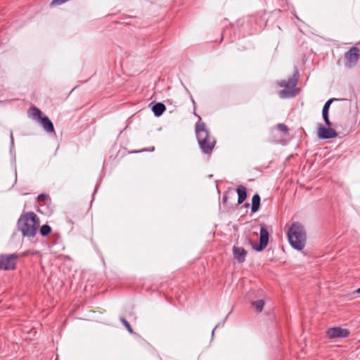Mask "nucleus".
<instances>
[{
  "label": "nucleus",
  "mask_w": 360,
  "mask_h": 360,
  "mask_svg": "<svg viewBox=\"0 0 360 360\" xmlns=\"http://www.w3.org/2000/svg\"><path fill=\"white\" fill-rule=\"evenodd\" d=\"M120 321L123 323V325L125 326V328H127V330L131 333L132 334L133 333V329L131 327L130 324L129 323V322L124 318H120Z\"/></svg>",
  "instance_id": "a211bd4d"
},
{
  "label": "nucleus",
  "mask_w": 360,
  "mask_h": 360,
  "mask_svg": "<svg viewBox=\"0 0 360 360\" xmlns=\"http://www.w3.org/2000/svg\"><path fill=\"white\" fill-rule=\"evenodd\" d=\"M233 253L238 262H243L245 259L247 252L243 248L233 247Z\"/></svg>",
  "instance_id": "9b49d317"
},
{
  "label": "nucleus",
  "mask_w": 360,
  "mask_h": 360,
  "mask_svg": "<svg viewBox=\"0 0 360 360\" xmlns=\"http://www.w3.org/2000/svg\"><path fill=\"white\" fill-rule=\"evenodd\" d=\"M17 255H2L0 257V269L12 270L15 268Z\"/></svg>",
  "instance_id": "0eeeda50"
},
{
  "label": "nucleus",
  "mask_w": 360,
  "mask_h": 360,
  "mask_svg": "<svg viewBox=\"0 0 360 360\" xmlns=\"http://www.w3.org/2000/svg\"><path fill=\"white\" fill-rule=\"evenodd\" d=\"M359 49L354 46L345 53V65L347 68H352L356 65L359 58Z\"/></svg>",
  "instance_id": "423d86ee"
},
{
  "label": "nucleus",
  "mask_w": 360,
  "mask_h": 360,
  "mask_svg": "<svg viewBox=\"0 0 360 360\" xmlns=\"http://www.w3.org/2000/svg\"><path fill=\"white\" fill-rule=\"evenodd\" d=\"M349 335L347 329L340 327L330 328L327 330V335L330 338H347Z\"/></svg>",
  "instance_id": "9d476101"
},
{
  "label": "nucleus",
  "mask_w": 360,
  "mask_h": 360,
  "mask_svg": "<svg viewBox=\"0 0 360 360\" xmlns=\"http://www.w3.org/2000/svg\"><path fill=\"white\" fill-rule=\"evenodd\" d=\"M236 191L238 195V203L241 204L245 201L247 197L246 188L243 186H239L237 188Z\"/></svg>",
  "instance_id": "ddd939ff"
},
{
  "label": "nucleus",
  "mask_w": 360,
  "mask_h": 360,
  "mask_svg": "<svg viewBox=\"0 0 360 360\" xmlns=\"http://www.w3.org/2000/svg\"><path fill=\"white\" fill-rule=\"evenodd\" d=\"M11 143L13 144V132H11Z\"/></svg>",
  "instance_id": "412c9836"
},
{
  "label": "nucleus",
  "mask_w": 360,
  "mask_h": 360,
  "mask_svg": "<svg viewBox=\"0 0 360 360\" xmlns=\"http://www.w3.org/2000/svg\"><path fill=\"white\" fill-rule=\"evenodd\" d=\"M152 110L155 116L159 117L165 110V106L162 103H158L153 106Z\"/></svg>",
  "instance_id": "4468645a"
},
{
  "label": "nucleus",
  "mask_w": 360,
  "mask_h": 360,
  "mask_svg": "<svg viewBox=\"0 0 360 360\" xmlns=\"http://www.w3.org/2000/svg\"><path fill=\"white\" fill-rule=\"evenodd\" d=\"M269 234L265 226H262L259 232V245L252 244V248L256 251L260 252L263 250L268 245Z\"/></svg>",
  "instance_id": "6e6552de"
},
{
  "label": "nucleus",
  "mask_w": 360,
  "mask_h": 360,
  "mask_svg": "<svg viewBox=\"0 0 360 360\" xmlns=\"http://www.w3.org/2000/svg\"><path fill=\"white\" fill-rule=\"evenodd\" d=\"M260 205V197L259 195L256 193L253 195L252 199V207L251 210L252 212H256L258 211Z\"/></svg>",
  "instance_id": "2eb2a0df"
},
{
  "label": "nucleus",
  "mask_w": 360,
  "mask_h": 360,
  "mask_svg": "<svg viewBox=\"0 0 360 360\" xmlns=\"http://www.w3.org/2000/svg\"><path fill=\"white\" fill-rule=\"evenodd\" d=\"M317 135L320 139H328L336 137L338 134L333 129L330 128V126L326 128L320 125L318 128Z\"/></svg>",
  "instance_id": "1a4fd4ad"
},
{
  "label": "nucleus",
  "mask_w": 360,
  "mask_h": 360,
  "mask_svg": "<svg viewBox=\"0 0 360 360\" xmlns=\"http://www.w3.org/2000/svg\"><path fill=\"white\" fill-rule=\"evenodd\" d=\"M39 231L41 236H46L51 233V228L50 226L44 224L41 226Z\"/></svg>",
  "instance_id": "f3484780"
},
{
  "label": "nucleus",
  "mask_w": 360,
  "mask_h": 360,
  "mask_svg": "<svg viewBox=\"0 0 360 360\" xmlns=\"http://www.w3.org/2000/svg\"><path fill=\"white\" fill-rule=\"evenodd\" d=\"M277 129L281 131H283L284 134H287L288 131V129L287 127V126L284 124H278L277 125Z\"/></svg>",
  "instance_id": "6ab92c4d"
},
{
  "label": "nucleus",
  "mask_w": 360,
  "mask_h": 360,
  "mask_svg": "<svg viewBox=\"0 0 360 360\" xmlns=\"http://www.w3.org/2000/svg\"><path fill=\"white\" fill-rule=\"evenodd\" d=\"M195 134L200 148L204 153L210 154L215 146L216 141L210 136L204 122L196 123Z\"/></svg>",
  "instance_id": "f03ea898"
},
{
  "label": "nucleus",
  "mask_w": 360,
  "mask_h": 360,
  "mask_svg": "<svg viewBox=\"0 0 360 360\" xmlns=\"http://www.w3.org/2000/svg\"><path fill=\"white\" fill-rule=\"evenodd\" d=\"M38 200L42 201L45 200L47 198V195L45 194H40L38 195Z\"/></svg>",
  "instance_id": "aec40b11"
},
{
  "label": "nucleus",
  "mask_w": 360,
  "mask_h": 360,
  "mask_svg": "<svg viewBox=\"0 0 360 360\" xmlns=\"http://www.w3.org/2000/svg\"><path fill=\"white\" fill-rule=\"evenodd\" d=\"M29 117L39 122L44 131L47 133L54 132V127L52 122L42 112L35 106L30 108L28 110Z\"/></svg>",
  "instance_id": "39448f33"
},
{
  "label": "nucleus",
  "mask_w": 360,
  "mask_h": 360,
  "mask_svg": "<svg viewBox=\"0 0 360 360\" xmlns=\"http://www.w3.org/2000/svg\"><path fill=\"white\" fill-rule=\"evenodd\" d=\"M298 82V75L295 74L293 77L288 79V80H281L278 82V85L281 87L285 88L279 91V96L281 98H292L297 94L295 86Z\"/></svg>",
  "instance_id": "20e7f679"
},
{
  "label": "nucleus",
  "mask_w": 360,
  "mask_h": 360,
  "mask_svg": "<svg viewBox=\"0 0 360 360\" xmlns=\"http://www.w3.org/2000/svg\"><path fill=\"white\" fill-rule=\"evenodd\" d=\"M354 293L360 294V288L354 292Z\"/></svg>",
  "instance_id": "4be33fe9"
},
{
  "label": "nucleus",
  "mask_w": 360,
  "mask_h": 360,
  "mask_svg": "<svg viewBox=\"0 0 360 360\" xmlns=\"http://www.w3.org/2000/svg\"><path fill=\"white\" fill-rule=\"evenodd\" d=\"M252 304L256 311L261 312L263 310V307L264 306V301L263 300H259L253 302Z\"/></svg>",
  "instance_id": "dca6fc26"
},
{
  "label": "nucleus",
  "mask_w": 360,
  "mask_h": 360,
  "mask_svg": "<svg viewBox=\"0 0 360 360\" xmlns=\"http://www.w3.org/2000/svg\"><path fill=\"white\" fill-rule=\"evenodd\" d=\"M17 225L24 236L34 237L39 226V219L34 212H28L20 217Z\"/></svg>",
  "instance_id": "f257e3e1"
},
{
  "label": "nucleus",
  "mask_w": 360,
  "mask_h": 360,
  "mask_svg": "<svg viewBox=\"0 0 360 360\" xmlns=\"http://www.w3.org/2000/svg\"><path fill=\"white\" fill-rule=\"evenodd\" d=\"M333 101V99L328 100L323 105V110H322V115H323V120L328 127L331 126V122H330V121L329 120V117H328V110H329L330 105Z\"/></svg>",
  "instance_id": "f8f14e48"
},
{
  "label": "nucleus",
  "mask_w": 360,
  "mask_h": 360,
  "mask_svg": "<svg viewBox=\"0 0 360 360\" xmlns=\"http://www.w3.org/2000/svg\"><path fill=\"white\" fill-rule=\"evenodd\" d=\"M288 238L291 246L297 250H302L306 243L307 236L304 226L299 222H294L289 227Z\"/></svg>",
  "instance_id": "7ed1b4c3"
}]
</instances>
